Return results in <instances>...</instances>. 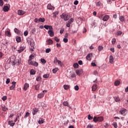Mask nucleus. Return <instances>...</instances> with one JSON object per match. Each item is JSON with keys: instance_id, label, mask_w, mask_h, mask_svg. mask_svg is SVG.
Here are the masks:
<instances>
[{"instance_id": "obj_20", "label": "nucleus", "mask_w": 128, "mask_h": 128, "mask_svg": "<svg viewBox=\"0 0 128 128\" xmlns=\"http://www.w3.org/2000/svg\"><path fill=\"white\" fill-rule=\"evenodd\" d=\"M8 124L10 126H14L15 124V123H14V121L12 120H10L8 122Z\"/></svg>"}, {"instance_id": "obj_28", "label": "nucleus", "mask_w": 128, "mask_h": 128, "mask_svg": "<svg viewBox=\"0 0 128 128\" xmlns=\"http://www.w3.org/2000/svg\"><path fill=\"white\" fill-rule=\"evenodd\" d=\"M47 8L48 10H52V4H48Z\"/></svg>"}, {"instance_id": "obj_6", "label": "nucleus", "mask_w": 128, "mask_h": 128, "mask_svg": "<svg viewBox=\"0 0 128 128\" xmlns=\"http://www.w3.org/2000/svg\"><path fill=\"white\" fill-rule=\"evenodd\" d=\"M102 20L104 22H108V20H110V16L108 15H106L105 16H104L103 17V18H102Z\"/></svg>"}, {"instance_id": "obj_44", "label": "nucleus", "mask_w": 128, "mask_h": 128, "mask_svg": "<svg viewBox=\"0 0 128 128\" xmlns=\"http://www.w3.org/2000/svg\"><path fill=\"white\" fill-rule=\"evenodd\" d=\"M72 24V23H70V22H69V21L68 22L66 26H67V28H70V24Z\"/></svg>"}, {"instance_id": "obj_8", "label": "nucleus", "mask_w": 128, "mask_h": 128, "mask_svg": "<svg viewBox=\"0 0 128 128\" xmlns=\"http://www.w3.org/2000/svg\"><path fill=\"white\" fill-rule=\"evenodd\" d=\"M25 49H26V47H24V46H20V49L18 50H17V52H18V54H20L21 52H24Z\"/></svg>"}, {"instance_id": "obj_56", "label": "nucleus", "mask_w": 128, "mask_h": 128, "mask_svg": "<svg viewBox=\"0 0 128 128\" xmlns=\"http://www.w3.org/2000/svg\"><path fill=\"white\" fill-rule=\"evenodd\" d=\"M40 80H42V78H40V76L36 77V80H37V82H40Z\"/></svg>"}, {"instance_id": "obj_53", "label": "nucleus", "mask_w": 128, "mask_h": 128, "mask_svg": "<svg viewBox=\"0 0 128 128\" xmlns=\"http://www.w3.org/2000/svg\"><path fill=\"white\" fill-rule=\"evenodd\" d=\"M4 6V1L2 0H0V6Z\"/></svg>"}, {"instance_id": "obj_46", "label": "nucleus", "mask_w": 128, "mask_h": 128, "mask_svg": "<svg viewBox=\"0 0 128 128\" xmlns=\"http://www.w3.org/2000/svg\"><path fill=\"white\" fill-rule=\"evenodd\" d=\"M94 125H92V124H89L87 126V128H94Z\"/></svg>"}, {"instance_id": "obj_30", "label": "nucleus", "mask_w": 128, "mask_h": 128, "mask_svg": "<svg viewBox=\"0 0 128 128\" xmlns=\"http://www.w3.org/2000/svg\"><path fill=\"white\" fill-rule=\"evenodd\" d=\"M26 41L28 44H30V46H32V41H30V38H27Z\"/></svg>"}, {"instance_id": "obj_37", "label": "nucleus", "mask_w": 128, "mask_h": 128, "mask_svg": "<svg viewBox=\"0 0 128 128\" xmlns=\"http://www.w3.org/2000/svg\"><path fill=\"white\" fill-rule=\"evenodd\" d=\"M120 22H124V17L123 16H120Z\"/></svg>"}, {"instance_id": "obj_18", "label": "nucleus", "mask_w": 128, "mask_h": 128, "mask_svg": "<svg viewBox=\"0 0 128 128\" xmlns=\"http://www.w3.org/2000/svg\"><path fill=\"white\" fill-rule=\"evenodd\" d=\"M76 72L77 76H80V74H82V70H76Z\"/></svg>"}, {"instance_id": "obj_57", "label": "nucleus", "mask_w": 128, "mask_h": 128, "mask_svg": "<svg viewBox=\"0 0 128 128\" xmlns=\"http://www.w3.org/2000/svg\"><path fill=\"white\" fill-rule=\"evenodd\" d=\"M9 82H10V78H7L6 80V84H8Z\"/></svg>"}, {"instance_id": "obj_47", "label": "nucleus", "mask_w": 128, "mask_h": 128, "mask_svg": "<svg viewBox=\"0 0 128 128\" xmlns=\"http://www.w3.org/2000/svg\"><path fill=\"white\" fill-rule=\"evenodd\" d=\"M116 42V38H113L112 41V44H115Z\"/></svg>"}, {"instance_id": "obj_40", "label": "nucleus", "mask_w": 128, "mask_h": 128, "mask_svg": "<svg viewBox=\"0 0 128 128\" xmlns=\"http://www.w3.org/2000/svg\"><path fill=\"white\" fill-rule=\"evenodd\" d=\"M58 68H55L52 69V72H53V74H56V72H58Z\"/></svg>"}, {"instance_id": "obj_55", "label": "nucleus", "mask_w": 128, "mask_h": 128, "mask_svg": "<svg viewBox=\"0 0 128 128\" xmlns=\"http://www.w3.org/2000/svg\"><path fill=\"white\" fill-rule=\"evenodd\" d=\"M28 30H26L24 32V36H28Z\"/></svg>"}, {"instance_id": "obj_33", "label": "nucleus", "mask_w": 128, "mask_h": 128, "mask_svg": "<svg viewBox=\"0 0 128 128\" xmlns=\"http://www.w3.org/2000/svg\"><path fill=\"white\" fill-rule=\"evenodd\" d=\"M102 50H104V47H102V46H98V50H99V52H102Z\"/></svg>"}, {"instance_id": "obj_27", "label": "nucleus", "mask_w": 128, "mask_h": 128, "mask_svg": "<svg viewBox=\"0 0 128 128\" xmlns=\"http://www.w3.org/2000/svg\"><path fill=\"white\" fill-rule=\"evenodd\" d=\"M64 90H68V88H70V85L65 84L64 85Z\"/></svg>"}, {"instance_id": "obj_52", "label": "nucleus", "mask_w": 128, "mask_h": 128, "mask_svg": "<svg viewBox=\"0 0 128 128\" xmlns=\"http://www.w3.org/2000/svg\"><path fill=\"white\" fill-rule=\"evenodd\" d=\"M92 118H94V117L90 116V114L88 115V120H92Z\"/></svg>"}, {"instance_id": "obj_60", "label": "nucleus", "mask_w": 128, "mask_h": 128, "mask_svg": "<svg viewBox=\"0 0 128 128\" xmlns=\"http://www.w3.org/2000/svg\"><path fill=\"white\" fill-rule=\"evenodd\" d=\"M126 112V110H120V112L121 113V114H124Z\"/></svg>"}, {"instance_id": "obj_14", "label": "nucleus", "mask_w": 128, "mask_h": 128, "mask_svg": "<svg viewBox=\"0 0 128 128\" xmlns=\"http://www.w3.org/2000/svg\"><path fill=\"white\" fill-rule=\"evenodd\" d=\"M34 56L32 54L30 55V56H29V59L28 60V62H32V60H34Z\"/></svg>"}, {"instance_id": "obj_38", "label": "nucleus", "mask_w": 128, "mask_h": 128, "mask_svg": "<svg viewBox=\"0 0 128 128\" xmlns=\"http://www.w3.org/2000/svg\"><path fill=\"white\" fill-rule=\"evenodd\" d=\"M28 116H30V112H26L25 116H24V118H28Z\"/></svg>"}, {"instance_id": "obj_54", "label": "nucleus", "mask_w": 128, "mask_h": 128, "mask_svg": "<svg viewBox=\"0 0 128 128\" xmlns=\"http://www.w3.org/2000/svg\"><path fill=\"white\" fill-rule=\"evenodd\" d=\"M6 96H4L2 98V100L4 102V100H6Z\"/></svg>"}, {"instance_id": "obj_2", "label": "nucleus", "mask_w": 128, "mask_h": 128, "mask_svg": "<svg viewBox=\"0 0 128 128\" xmlns=\"http://www.w3.org/2000/svg\"><path fill=\"white\" fill-rule=\"evenodd\" d=\"M104 120V118L102 116H94L93 122H102Z\"/></svg>"}, {"instance_id": "obj_63", "label": "nucleus", "mask_w": 128, "mask_h": 128, "mask_svg": "<svg viewBox=\"0 0 128 128\" xmlns=\"http://www.w3.org/2000/svg\"><path fill=\"white\" fill-rule=\"evenodd\" d=\"M74 4H75V6H77V4H78V0H75L74 2Z\"/></svg>"}, {"instance_id": "obj_64", "label": "nucleus", "mask_w": 128, "mask_h": 128, "mask_svg": "<svg viewBox=\"0 0 128 128\" xmlns=\"http://www.w3.org/2000/svg\"><path fill=\"white\" fill-rule=\"evenodd\" d=\"M78 64H80V66H82V60H79L78 62Z\"/></svg>"}, {"instance_id": "obj_13", "label": "nucleus", "mask_w": 128, "mask_h": 128, "mask_svg": "<svg viewBox=\"0 0 128 128\" xmlns=\"http://www.w3.org/2000/svg\"><path fill=\"white\" fill-rule=\"evenodd\" d=\"M14 32L17 34H20V32H22L20 30L18 29V28H15L14 29Z\"/></svg>"}, {"instance_id": "obj_61", "label": "nucleus", "mask_w": 128, "mask_h": 128, "mask_svg": "<svg viewBox=\"0 0 128 128\" xmlns=\"http://www.w3.org/2000/svg\"><path fill=\"white\" fill-rule=\"evenodd\" d=\"M54 40H56V42H60V39H58V37H55L54 38Z\"/></svg>"}, {"instance_id": "obj_50", "label": "nucleus", "mask_w": 128, "mask_h": 128, "mask_svg": "<svg viewBox=\"0 0 128 128\" xmlns=\"http://www.w3.org/2000/svg\"><path fill=\"white\" fill-rule=\"evenodd\" d=\"M41 62H42V64H46V61L44 59L42 58Z\"/></svg>"}, {"instance_id": "obj_26", "label": "nucleus", "mask_w": 128, "mask_h": 128, "mask_svg": "<svg viewBox=\"0 0 128 128\" xmlns=\"http://www.w3.org/2000/svg\"><path fill=\"white\" fill-rule=\"evenodd\" d=\"M36 70L34 69H32L30 70V74L34 75L36 74Z\"/></svg>"}, {"instance_id": "obj_17", "label": "nucleus", "mask_w": 128, "mask_h": 128, "mask_svg": "<svg viewBox=\"0 0 128 128\" xmlns=\"http://www.w3.org/2000/svg\"><path fill=\"white\" fill-rule=\"evenodd\" d=\"M92 88V92H95V90H96L98 88V85L96 84H94Z\"/></svg>"}, {"instance_id": "obj_4", "label": "nucleus", "mask_w": 128, "mask_h": 128, "mask_svg": "<svg viewBox=\"0 0 128 128\" xmlns=\"http://www.w3.org/2000/svg\"><path fill=\"white\" fill-rule=\"evenodd\" d=\"M44 92H48V90H44L42 91V92L38 94V98H42V97L44 96Z\"/></svg>"}, {"instance_id": "obj_9", "label": "nucleus", "mask_w": 128, "mask_h": 128, "mask_svg": "<svg viewBox=\"0 0 128 128\" xmlns=\"http://www.w3.org/2000/svg\"><path fill=\"white\" fill-rule=\"evenodd\" d=\"M18 14L19 16H24L26 14V12L22 10H18Z\"/></svg>"}, {"instance_id": "obj_48", "label": "nucleus", "mask_w": 128, "mask_h": 128, "mask_svg": "<svg viewBox=\"0 0 128 128\" xmlns=\"http://www.w3.org/2000/svg\"><path fill=\"white\" fill-rule=\"evenodd\" d=\"M114 98L115 102H120V98L118 97H115Z\"/></svg>"}, {"instance_id": "obj_21", "label": "nucleus", "mask_w": 128, "mask_h": 128, "mask_svg": "<svg viewBox=\"0 0 128 128\" xmlns=\"http://www.w3.org/2000/svg\"><path fill=\"white\" fill-rule=\"evenodd\" d=\"M40 84H37L34 86V88L36 90H40Z\"/></svg>"}, {"instance_id": "obj_3", "label": "nucleus", "mask_w": 128, "mask_h": 128, "mask_svg": "<svg viewBox=\"0 0 128 128\" xmlns=\"http://www.w3.org/2000/svg\"><path fill=\"white\" fill-rule=\"evenodd\" d=\"M30 66H38V63L36 61H30L28 62Z\"/></svg>"}, {"instance_id": "obj_36", "label": "nucleus", "mask_w": 128, "mask_h": 128, "mask_svg": "<svg viewBox=\"0 0 128 128\" xmlns=\"http://www.w3.org/2000/svg\"><path fill=\"white\" fill-rule=\"evenodd\" d=\"M2 110L4 112H6L8 110V108L6 107V106H2Z\"/></svg>"}, {"instance_id": "obj_23", "label": "nucleus", "mask_w": 128, "mask_h": 128, "mask_svg": "<svg viewBox=\"0 0 128 128\" xmlns=\"http://www.w3.org/2000/svg\"><path fill=\"white\" fill-rule=\"evenodd\" d=\"M47 44L49 45L52 44H54V41L50 39H49L47 41Z\"/></svg>"}, {"instance_id": "obj_29", "label": "nucleus", "mask_w": 128, "mask_h": 128, "mask_svg": "<svg viewBox=\"0 0 128 128\" xmlns=\"http://www.w3.org/2000/svg\"><path fill=\"white\" fill-rule=\"evenodd\" d=\"M16 41L17 42H21L20 37L16 36Z\"/></svg>"}, {"instance_id": "obj_39", "label": "nucleus", "mask_w": 128, "mask_h": 128, "mask_svg": "<svg viewBox=\"0 0 128 128\" xmlns=\"http://www.w3.org/2000/svg\"><path fill=\"white\" fill-rule=\"evenodd\" d=\"M112 124L114 126V128H118V124H116V122H114Z\"/></svg>"}, {"instance_id": "obj_42", "label": "nucleus", "mask_w": 128, "mask_h": 128, "mask_svg": "<svg viewBox=\"0 0 128 128\" xmlns=\"http://www.w3.org/2000/svg\"><path fill=\"white\" fill-rule=\"evenodd\" d=\"M58 62V58L56 57H55L54 61V64H57Z\"/></svg>"}, {"instance_id": "obj_51", "label": "nucleus", "mask_w": 128, "mask_h": 128, "mask_svg": "<svg viewBox=\"0 0 128 128\" xmlns=\"http://www.w3.org/2000/svg\"><path fill=\"white\" fill-rule=\"evenodd\" d=\"M74 90H80V88L78 87V86L76 85L74 86Z\"/></svg>"}, {"instance_id": "obj_11", "label": "nucleus", "mask_w": 128, "mask_h": 128, "mask_svg": "<svg viewBox=\"0 0 128 128\" xmlns=\"http://www.w3.org/2000/svg\"><path fill=\"white\" fill-rule=\"evenodd\" d=\"M3 10L4 12H8V10H10V7H8V6H4Z\"/></svg>"}, {"instance_id": "obj_1", "label": "nucleus", "mask_w": 128, "mask_h": 128, "mask_svg": "<svg viewBox=\"0 0 128 128\" xmlns=\"http://www.w3.org/2000/svg\"><path fill=\"white\" fill-rule=\"evenodd\" d=\"M61 18H62L65 22L66 20H70V17H68V15L66 14V13H63L60 16Z\"/></svg>"}, {"instance_id": "obj_58", "label": "nucleus", "mask_w": 128, "mask_h": 128, "mask_svg": "<svg viewBox=\"0 0 128 128\" xmlns=\"http://www.w3.org/2000/svg\"><path fill=\"white\" fill-rule=\"evenodd\" d=\"M63 41L64 42L66 43L68 42V38H64L63 39Z\"/></svg>"}, {"instance_id": "obj_5", "label": "nucleus", "mask_w": 128, "mask_h": 128, "mask_svg": "<svg viewBox=\"0 0 128 128\" xmlns=\"http://www.w3.org/2000/svg\"><path fill=\"white\" fill-rule=\"evenodd\" d=\"M38 108H34L32 109V114L33 116H36V114H38Z\"/></svg>"}, {"instance_id": "obj_49", "label": "nucleus", "mask_w": 128, "mask_h": 128, "mask_svg": "<svg viewBox=\"0 0 128 128\" xmlns=\"http://www.w3.org/2000/svg\"><path fill=\"white\" fill-rule=\"evenodd\" d=\"M16 116L18 118H20V116H22V112L18 113Z\"/></svg>"}, {"instance_id": "obj_62", "label": "nucleus", "mask_w": 128, "mask_h": 128, "mask_svg": "<svg viewBox=\"0 0 128 128\" xmlns=\"http://www.w3.org/2000/svg\"><path fill=\"white\" fill-rule=\"evenodd\" d=\"M74 18H71L70 20H68V22H70L71 24H72V22H74Z\"/></svg>"}, {"instance_id": "obj_34", "label": "nucleus", "mask_w": 128, "mask_h": 128, "mask_svg": "<svg viewBox=\"0 0 128 128\" xmlns=\"http://www.w3.org/2000/svg\"><path fill=\"white\" fill-rule=\"evenodd\" d=\"M53 18H56V16H58V12H53Z\"/></svg>"}, {"instance_id": "obj_12", "label": "nucleus", "mask_w": 128, "mask_h": 128, "mask_svg": "<svg viewBox=\"0 0 128 128\" xmlns=\"http://www.w3.org/2000/svg\"><path fill=\"white\" fill-rule=\"evenodd\" d=\"M92 54H88L86 56V58L88 60H92Z\"/></svg>"}, {"instance_id": "obj_15", "label": "nucleus", "mask_w": 128, "mask_h": 128, "mask_svg": "<svg viewBox=\"0 0 128 128\" xmlns=\"http://www.w3.org/2000/svg\"><path fill=\"white\" fill-rule=\"evenodd\" d=\"M63 105L64 106H68V108H70V106L68 105V101H66V102H63Z\"/></svg>"}, {"instance_id": "obj_41", "label": "nucleus", "mask_w": 128, "mask_h": 128, "mask_svg": "<svg viewBox=\"0 0 128 128\" xmlns=\"http://www.w3.org/2000/svg\"><path fill=\"white\" fill-rule=\"evenodd\" d=\"M122 32L118 31L116 33V36H118L122 35Z\"/></svg>"}, {"instance_id": "obj_22", "label": "nucleus", "mask_w": 128, "mask_h": 128, "mask_svg": "<svg viewBox=\"0 0 128 128\" xmlns=\"http://www.w3.org/2000/svg\"><path fill=\"white\" fill-rule=\"evenodd\" d=\"M70 78H76V74L74 72H70Z\"/></svg>"}, {"instance_id": "obj_31", "label": "nucleus", "mask_w": 128, "mask_h": 128, "mask_svg": "<svg viewBox=\"0 0 128 128\" xmlns=\"http://www.w3.org/2000/svg\"><path fill=\"white\" fill-rule=\"evenodd\" d=\"M44 120H42V118H40L38 122V123L40 124H44Z\"/></svg>"}, {"instance_id": "obj_7", "label": "nucleus", "mask_w": 128, "mask_h": 128, "mask_svg": "<svg viewBox=\"0 0 128 128\" xmlns=\"http://www.w3.org/2000/svg\"><path fill=\"white\" fill-rule=\"evenodd\" d=\"M30 88V84L28 83H25L23 87V90H26L28 88Z\"/></svg>"}, {"instance_id": "obj_35", "label": "nucleus", "mask_w": 128, "mask_h": 128, "mask_svg": "<svg viewBox=\"0 0 128 128\" xmlns=\"http://www.w3.org/2000/svg\"><path fill=\"white\" fill-rule=\"evenodd\" d=\"M73 66L74 68H78V63H75L74 64Z\"/></svg>"}, {"instance_id": "obj_19", "label": "nucleus", "mask_w": 128, "mask_h": 128, "mask_svg": "<svg viewBox=\"0 0 128 128\" xmlns=\"http://www.w3.org/2000/svg\"><path fill=\"white\" fill-rule=\"evenodd\" d=\"M109 62L110 64H114V57L112 56H110Z\"/></svg>"}, {"instance_id": "obj_25", "label": "nucleus", "mask_w": 128, "mask_h": 128, "mask_svg": "<svg viewBox=\"0 0 128 128\" xmlns=\"http://www.w3.org/2000/svg\"><path fill=\"white\" fill-rule=\"evenodd\" d=\"M5 36H12V34H10V32L8 30H7L6 32H5Z\"/></svg>"}, {"instance_id": "obj_16", "label": "nucleus", "mask_w": 128, "mask_h": 128, "mask_svg": "<svg viewBox=\"0 0 128 128\" xmlns=\"http://www.w3.org/2000/svg\"><path fill=\"white\" fill-rule=\"evenodd\" d=\"M16 82H12V86L10 87V90H14V88H16Z\"/></svg>"}, {"instance_id": "obj_32", "label": "nucleus", "mask_w": 128, "mask_h": 128, "mask_svg": "<svg viewBox=\"0 0 128 128\" xmlns=\"http://www.w3.org/2000/svg\"><path fill=\"white\" fill-rule=\"evenodd\" d=\"M104 90H100V96H104Z\"/></svg>"}, {"instance_id": "obj_10", "label": "nucleus", "mask_w": 128, "mask_h": 128, "mask_svg": "<svg viewBox=\"0 0 128 128\" xmlns=\"http://www.w3.org/2000/svg\"><path fill=\"white\" fill-rule=\"evenodd\" d=\"M48 34L50 36H51V38H52L54 36V31L52 30H49L48 32Z\"/></svg>"}, {"instance_id": "obj_59", "label": "nucleus", "mask_w": 128, "mask_h": 128, "mask_svg": "<svg viewBox=\"0 0 128 128\" xmlns=\"http://www.w3.org/2000/svg\"><path fill=\"white\" fill-rule=\"evenodd\" d=\"M50 52V48H47L46 50V54H48Z\"/></svg>"}, {"instance_id": "obj_24", "label": "nucleus", "mask_w": 128, "mask_h": 128, "mask_svg": "<svg viewBox=\"0 0 128 128\" xmlns=\"http://www.w3.org/2000/svg\"><path fill=\"white\" fill-rule=\"evenodd\" d=\"M46 22V19L44 18H40L38 19V22Z\"/></svg>"}, {"instance_id": "obj_43", "label": "nucleus", "mask_w": 128, "mask_h": 128, "mask_svg": "<svg viewBox=\"0 0 128 128\" xmlns=\"http://www.w3.org/2000/svg\"><path fill=\"white\" fill-rule=\"evenodd\" d=\"M120 84V82L118 80H116L114 82L115 86H118Z\"/></svg>"}, {"instance_id": "obj_45", "label": "nucleus", "mask_w": 128, "mask_h": 128, "mask_svg": "<svg viewBox=\"0 0 128 128\" xmlns=\"http://www.w3.org/2000/svg\"><path fill=\"white\" fill-rule=\"evenodd\" d=\"M49 76L50 75H48V74H45L43 76V78H48Z\"/></svg>"}]
</instances>
